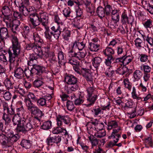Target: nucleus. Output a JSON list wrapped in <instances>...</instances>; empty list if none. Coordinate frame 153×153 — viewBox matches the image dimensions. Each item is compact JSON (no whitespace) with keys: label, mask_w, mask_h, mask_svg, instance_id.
<instances>
[{"label":"nucleus","mask_w":153,"mask_h":153,"mask_svg":"<svg viewBox=\"0 0 153 153\" xmlns=\"http://www.w3.org/2000/svg\"><path fill=\"white\" fill-rule=\"evenodd\" d=\"M12 42V49L13 51L10 49L7 51L9 55L8 61L10 62L9 67L10 69L14 66L16 58L20 54L21 50L20 43L19 42L16 36L13 37Z\"/></svg>","instance_id":"f257e3e1"},{"label":"nucleus","mask_w":153,"mask_h":153,"mask_svg":"<svg viewBox=\"0 0 153 153\" xmlns=\"http://www.w3.org/2000/svg\"><path fill=\"white\" fill-rule=\"evenodd\" d=\"M24 102L27 106V109L31 114L35 116L34 118L39 122L41 118L44 115V114L37 106L34 105L29 99L24 100Z\"/></svg>","instance_id":"f03ea898"},{"label":"nucleus","mask_w":153,"mask_h":153,"mask_svg":"<svg viewBox=\"0 0 153 153\" xmlns=\"http://www.w3.org/2000/svg\"><path fill=\"white\" fill-rule=\"evenodd\" d=\"M37 57L36 56H35V55H31L29 58L28 64L29 65L33 66L32 71L34 73V74L38 75L39 76H41V75L45 71V68L43 66L36 64L37 62Z\"/></svg>","instance_id":"7ed1b4c3"},{"label":"nucleus","mask_w":153,"mask_h":153,"mask_svg":"<svg viewBox=\"0 0 153 153\" xmlns=\"http://www.w3.org/2000/svg\"><path fill=\"white\" fill-rule=\"evenodd\" d=\"M19 113L15 115L13 117L12 119V121L13 124L14 125H17V126L15 130L17 133L18 132L19 130L18 128L20 126H22L23 123H26V120L23 117L21 118L19 115V114H23L25 113L24 110L22 109L19 112Z\"/></svg>","instance_id":"20e7f679"},{"label":"nucleus","mask_w":153,"mask_h":153,"mask_svg":"<svg viewBox=\"0 0 153 153\" xmlns=\"http://www.w3.org/2000/svg\"><path fill=\"white\" fill-rule=\"evenodd\" d=\"M103 52L104 54L107 57L105 59V64L108 66H111L112 61L114 60V58L113 56L114 53V50L110 47H107Z\"/></svg>","instance_id":"39448f33"},{"label":"nucleus","mask_w":153,"mask_h":153,"mask_svg":"<svg viewBox=\"0 0 153 153\" xmlns=\"http://www.w3.org/2000/svg\"><path fill=\"white\" fill-rule=\"evenodd\" d=\"M81 74L89 84H93L94 76L90 72V70L85 68L81 69Z\"/></svg>","instance_id":"423d86ee"},{"label":"nucleus","mask_w":153,"mask_h":153,"mask_svg":"<svg viewBox=\"0 0 153 153\" xmlns=\"http://www.w3.org/2000/svg\"><path fill=\"white\" fill-rule=\"evenodd\" d=\"M30 26L32 28L34 29L40 24L39 15L36 13L29 16Z\"/></svg>","instance_id":"0eeeda50"},{"label":"nucleus","mask_w":153,"mask_h":153,"mask_svg":"<svg viewBox=\"0 0 153 153\" xmlns=\"http://www.w3.org/2000/svg\"><path fill=\"white\" fill-rule=\"evenodd\" d=\"M44 53L42 50L41 47L40 46L39 48L38 51L37 52V56L41 59L47 58L48 57L50 53V48L48 46L44 47Z\"/></svg>","instance_id":"6e6552de"},{"label":"nucleus","mask_w":153,"mask_h":153,"mask_svg":"<svg viewBox=\"0 0 153 153\" xmlns=\"http://www.w3.org/2000/svg\"><path fill=\"white\" fill-rule=\"evenodd\" d=\"M62 139L61 136L59 135H53L50 136L47 138L46 142L48 145H52L53 143L58 144L59 143Z\"/></svg>","instance_id":"1a4fd4ad"},{"label":"nucleus","mask_w":153,"mask_h":153,"mask_svg":"<svg viewBox=\"0 0 153 153\" xmlns=\"http://www.w3.org/2000/svg\"><path fill=\"white\" fill-rule=\"evenodd\" d=\"M25 123H23L22 126H19L18 128L19 130L18 133L20 132L25 133L26 131L30 130L33 128L34 126L30 122H27L25 124Z\"/></svg>","instance_id":"9d476101"},{"label":"nucleus","mask_w":153,"mask_h":153,"mask_svg":"<svg viewBox=\"0 0 153 153\" xmlns=\"http://www.w3.org/2000/svg\"><path fill=\"white\" fill-rule=\"evenodd\" d=\"M20 25V22L17 20H14L11 24H9L8 27L11 28L12 31L14 33H16L18 31V26Z\"/></svg>","instance_id":"9b49d317"},{"label":"nucleus","mask_w":153,"mask_h":153,"mask_svg":"<svg viewBox=\"0 0 153 153\" xmlns=\"http://www.w3.org/2000/svg\"><path fill=\"white\" fill-rule=\"evenodd\" d=\"M7 28L5 27H2L0 29V42L3 41L9 37Z\"/></svg>","instance_id":"f8f14e48"},{"label":"nucleus","mask_w":153,"mask_h":153,"mask_svg":"<svg viewBox=\"0 0 153 153\" xmlns=\"http://www.w3.org/2000/svg\"><path fill=\"white\" fill-rule=\"evenodd\" d=\"M59 126V127H54L53 129L52 132L53 134H59L63 132L64 133V135L68 137L69 136V134L67 131L66 129L62 128Z\"/></svg>","instance_id":"ddd939ff"},{"label":"nucleus","mask_w":153,"mask_h":153,"mask_svg":"<svg viewBox=\"0 0 153 153\" xmlns=\"http://www.w3.org/2000/svg\"><path fill=\"white\" fill-rule=\"evenodd\" d=\"M65 80L69 85L77 83L78 82L77 78L72 75L67 76L65 78Z\"/></svg>","instance_id":"4468645a"},{"label":"nucleus","mask_w":153,"mask_h":153,"mask_svg":"<svg viewBox=\"0 0 153 153\" xmlns=\"http://www.w3.org/2000/svg\"><path fill=\"white\" fill-rule=\"evenodd\" d=\"M97 99V95H88L87 99L88 103L86 105V106L87 107H89L93 105Z\"/></svg>","instance_id":"2eb2a0df"},{"label":"nucleus","mask_w":153,"mask_h":153,"mask_svg":"<svg viewBox=\"0 0 153 153\" xmlns=\"http://www.w3.org/2000/svg\"><path fill=\"white\" fill-rule=\"evenodd\" d=\"M65 54L62 51H59L58 53V61L59 66L65 64L66 58Z\"/></svg>","instance_id":"dca6fc26"},{"label":"nucleus","mask_w":153,"mask_h":153,"mask_svg":"<svg viewBox=\"0 0 153 153\" xmlns=\"http://www.w3.org/2000/svg\"><path fill=\"white\" fill-rule=\"evenodd\" d=\"M80 51L77 53L74 52V53L72 54L71 57H76L79 60L83 59L85 56L87 52L85 50Z\"/></svg>","instance_id":"f3484780"},{"label":"nucleus","mask_w":153,"mask_h":153,"mask_svg":"<svg viewBox=\"0 0 153 153\" xmlns=\"http://www.w3.org/2000/svg\"><path fill=\"white\" fill-rule=\"evenodd\" d=\"M111 19L114 23H117L120 20V15L118 11L117 10H112L111 14Z\"/></svg>","instance_id":"a211bd4d"},{"label":"nucleus","mask_w":153,"mask_h":153,"mask_svg":"<svg viewBox=\"0 0 153 153\" xmlns=\"http://www.w3.org/2000/svg\"><path fill=\"white\" fill-rule=\"evenodd\" d=\"M9 137V144H13L16 142L19 138V136L18 134H14L13 133L10 132L8 134Z\"/></svg>","instance_id":"6ab92c4d"},{"label":"nucleus","mask_w":153,"mask_h":153,"mask_svg":"<svg viewBox=\"0 0 153 153\" xmlns=\"http://www.w3.org/2000/svg\"><path fill=\"white\" fill-rule=\"evenodd\" d=\"M24 71L20 67L16 68L14 70V76L18 79H22L24 76Z\"/></svg>","instance_id":"aec40b11"},{"label":"nucleus","mask_w":153,"mask_h":153,"mask_svg":"<svg viewBox=\"0 0 153 153\" xmlns=\"http://www.w3.org/2000/svg\"><path fill=\"white\" fill-rule=\"evenodd\" d=\"M40 46L36 45L35 44L33 43H30L27 44L26 45V48L27 50H31L33 49L34 51L36 54L37 55V52H38L39 48Z\"/></svg>","instance_id":"412c9836"},{"label":"nucleus","mask_w":153,"mask_h":153,"mask_svg":"<svg viewBox=\"0 0 153 153\" xmlns=\"http://www.w3.org/2000/svg\"><path fill=\"white\" fill-rule=\"evenodd\" d=\"M0 142L2 145L7 146L9 144V137L1 133L0 134Z\"/></svg>","instance_id":"4be33fe9"},{"label":"nucleus","mask_w":153,"mask_h":153,"mask_svg":"<svg viewBox=\"0 0 153 153\" xmlns=\"http://www.w3.org/2000/svg\"><path fill=\"white\" fill-rule=\"evenodd\" d=\"M36 13L34 7L28 5L27 6V12H25L24 14V16H30Z\"/></svg>","instance_id":"5701e85b"},{"label":"nucleus","mask_w":153,"mask_h":153,"mask_svg":"<svg viewBox=\"0 0 153 153\" xmlns=\"http://www.w3.org/2000/svg\"><path fill=\"white\" fill-rule=\"evenodd\" d=\"M32 141L30 140L23 139L21 141L20 145L24 148H29L32 145Z\"/></svg>","instance_id":"b1692460"},{"label":"nucleus","mask_w":153,"mask_h":153,"mask_svg":"<svg viewBox=\"0 0 153 153\" xmlns=\"http://www.w3.org/2000/svg\"><path fill=\"white\" fill-rule=\"evenodd\" d=\"M44 78L42 76H39L37 79L36 80L33 82V85L35 87L39 88L43 84L44 81Z\"/></svg>","instance_id":"393cba45"},{"label":"nucleus","mask_w":153,"mask_h":153,"mask_svg":"<svg viewBox=\"0 0 153 153\" xmlns=\"http://www.w3.org/2000/svg\"><path fill=\"white\" fill-rule=\"evenodd\" d=\"M85 45V44L83 42H79L78 41H75L73 43L72 46V48H74V47L77 48L80 51H82L84 48Z\"/></svg>","instance_id":"a878e982"},{"label":"nucleus","mask_w":153,"mask_h":153,"mask_svg":"<svg viewBox=\"0 0 153 153\" xmlns=\"http://www.w3.org/2000/svg\"><path fill=\"white\" fill-rule=\"evenodd\" d=\"M89 45L90 50L92 51H97L99 50L100 47V44L92 42L89 43Z\"/></svg>","instance_id":"bb28decb"},{"label":"nucleus","mask_w":153,"mask_h":153,"mask_svg":"<svg viewBox=\"0 0 153 153\" xmlns=\"http://www.w3.org/2000/svg\"><path fill=\"white\" fill-rule=\"evenodd\" d=\"M101 58L100 57H96L92 59V63L94 66L96 68H97L100 66L101 62Z\"/></svg>","instance_id":"cd10ccee"},{"label":"nucleus","mask_w":153,"mask_h":153,"mask_svg":"<svg viewBox=\"0 0 153 153\" xmlns=\"http://www.w3.org/2000/svg\"><path fill=\"white\" fill-rule=\"evenodd\" d=\"M3 20L5 22L7 27H8V25L12 23V22L13 21V16L12 15H5L3 17Z\"/></svg>","instance_id":"c85d7f7f"},{"label":"nucleus","mask_w":153,"mask_h":153,"mask_svg":"<svg viewBox=\"0 0 153 153\" xmlns=\"http://www.w3.org/2000/svg\"><path fill=\"white\" fill-rule=\"evenodd\" d=\"M96 12L97 16L101 19L104 17L105 15L104 8L100 6L98 7L96 10Z\"/></svg>","instance_id":"c756f323"},{"label":"nucleus","mask_w":153,"mask_h":153,"mask_svg":"<svg viewBox=\"0 0 153 153\" xmlns=\"http://www.w3.org/2000/svg\"><path fill=\"white\" fill-rule=\"evenodd\" d=\"M121 22L123 24H126L127 23L132 24V22H130L128 20V17L127 14L125 12L123 13L121 16Z\"/></svg>","instance_id":"7c9ffc66"},{"label":"nucleus","mask_w":153,"mask_h":153,"mask_svg":"<svg viewBox=\"0 0 153 153\" xmlns=\"http://www.w3.org/2000/svg\"><path fill=\"white\" fill-rule=\"evenodd\" d=\"M63 33L62 36L63 39L65 40L68 41L70 37L71 31L68 29L65 28L62 31Z\"/></svg>","instance_id":"2f4dec72"},{"label":"nucleus","mask_w":153,"mask_h":153,"mask_svg":"<svg viewBox=\"0 0 153 153\" xmlns=\"http://www.w3.org/2000/svg\"><path fill=\"white\" fill-rule=\"evenodd\" d=\"M52 126V122L51 121H47L42 123L41 126V128L44 130H47L50 129Z\"/></svg>","instance_id":"473e14b6"},{"label":"nucleus","mask_w":153,"mask_h":153,"mask_svg":"<svg viewBox=\"0 0 153 153\" xmlns=\"http://www.w3.org/2000/svg\"><path fill=\"white\" fill-rule=\"evenodd\" d=\"M143 74L141 71L139 70H136L133 73V77L134 79L136 81H138L142 77Z\"/></svg>","instance_id":"72a5a7b5"},{"label":"nucleus","mask_w":153,"mask_h":153,"mask_svg":"<svg viewBox=\"0 0 153 153\" xmlns=\"http://www.w3.org/2000/svg\"><path fill=\"white\" fill-rule=\"evenodd\" d=\"M68 116H62L59 115L56 117L57 124L58 126H60L62 124V122H63L65 121Z\"/></svg>","instance_id":"f704fd0d"},{"label":"nucleus","mask_w":153,"mask_h":153,"mask_svg":"<svg viewBox=\"0 0 153 153\" xmlns=\"http://www.w3.org/2000/svg\"><path fill=\"white\" fill-rule=\"evenodd\" d=\"M2 13L4 16H7L12 15V12L8 6H4L2 8Z\"/></svg>","instance_id":"c9c22d12"},{"label":"nucleus","mask_w":153,"mask_h":153,"mask_svg":"<svg viewBox=\"0 0 153 153\" xmlns=\"http://www.w3.org/2000/svg\"><path fill=\"white\" fill-rule=\"evenodd\" d=\"M123 64V65H126L130 63L132 60V58L129 56H126L124 55L122 56Z\"/></svg>","instance_id":"e433bc0d"},{"label":"nucleus","mask_w":153,"mask_h":153,"mask_svg":"<svg viewBox=\"0 0 153 153\" xmlns=\"http://www.w3.org/2000/svg\"><path fill=\"white\" fill-rule=\"evenodd\" d=\"M36 101L38 106L43 107L46 105V100L45 98L41 97L39 99H37Z\"/></svg>","instance_id":"4c0bfd02"},{"label":"nucleus","mask_w":153,"mask_h":153,"mask_svg":"<svg viewBox=\"0 0 153 153\" xmlns=\"http://www.w3.org/2000/svg\"><path fill=\"white\" fill-rule=\"evenodd\" d=\"M84 101V98L83 96H80L78 97L75 99L74 103L76 105H79L82 104Z\"/></svg>","instance_id":"58836bf2"},{"label":"nucleus","mask_w":153,"mask_h":153,"mask_svg":"<svg viewBox=\"0 0 153 153\" xmlns=\"http://www.w3.org/2000/svg\"><path fill=\"white\" fill-rule=\"evenodd\" d=\"M104 8L105 16H108L110 15L111 13V11H112L113 10L111 6L109 4H107L105 6Z\"/></svg>","instance_id":"ea45409f"},{"label":"nucleus","mask_w":153,"mask_h":153,"mask_svg":"<svg viewBox=\"0 0 153 153\" xmlns=\"http://www.w3.org/2000/svg\"><path fill=\"white\" fill-rule=\"evenodd\" d=\"M152 20L151 19H147L143 24L144 27L146 29L151 28L152 27Z\"/></svg>","instance_id":"a19ab883"},{"label":"nucleus","mask_w":153,"mask_h":153,"mask_svg":"<svg viewBox=\"0 0 153 153\" xmlns=\"http://www.w3.org/2000/svg\"><path fill=\"white\" fill-rule=\"evenodd\" d=\"M106 135V131L104 130H97V133H95L94 136L97 138H102Z\"/></svg>","instance_id":"79ce46f5"},{"label":"nucleus","mask_w":153,"mask_h":153,"mask_svg":"<svg viewBox=\"0 0 153 153\" xmlns=\"http://www.w3.org/2000/svg\"><path fill=\"white\" fill-rule=\"evenodd\" d=\"M2 119L4 121L6 125L8 124L11 122V118L9 115L5 113H4L2 117Z\"/></svg>","instance_id":"37998d69"},{"label":"nucleus","mask_w":153,"mask_h":153,"mask_svg":"<svg viewBox=\"0 0 153 153\" xmlns=\"http://www.w3.org/2000/svg\"><path fill=\"white\" fill-rule=\"evenodd\" d=\"M123 83L125 87L130 91L131 90L132 85L131 83L129 82L128 79L127 78L125 79Z\"/></svg>","instance_id":"c03bdc74"},{"label":"nucleus","mask_w":153,"mask_h":153,"mask_svg":"<svg viewBox=\"0 0 153 153\" xmlns=\"http://www.w3.org/2000/svg\"><path fill=\"white\" fill-rule=\"evenodd\" d=\"M86 11L88 13L91 14H94L95 12V7L94 5L91 4L86 7Z\"/></svg>","instance_id":"a18cd8bd"},{"label":"nucleus","mask_w":153,"mask_h":153,"mask_svg":"<svg viewBox=\"0 0 153 153\" xmlns=\"http://www.w3.org/2000/svg\"><path fill=\"white\" fill-rule=\"evenodd\" d=\"M117 126V123L114 121H112L108 123V129L111 130L112 128H116Z\"/></svg>","instance_id":"49530a36"},{"label":"nucleus","mask_w":153,"mask_h":153,"mask_svg":"<svg viewBox=\"0 0 153 153\" xmlns=\"http://www.w3.org/2000/svg\"><path fill=\"white\" fill-rule=\"evenodd\" d=\"M50 62L52 64H54L57 61L56 56L53 52L51 53L49 59Z\"/></svg>","instance_id":"de8ad7c7"},{"label":"nucleus","mask_w":153,"mask_h":153,"mask_svg":"<svg viewBox=\"0 0 153 153\" xmlns=\"http://www.w3.org/2000/svg\"><path fill=\"white\" fill-rule=\"evenodd\" d=\"M135 45L137 48H140L142 47L143 44L142 40L138 37H137L134 40Z\"/></svg>","instance_id":"09e8293b"},{"label":"nucleus","mask_w":153,"mask_h":153,"mask_svg":"<svg viewBox=\"0 0 153 153\" xmlns=\"http://www.w3.org/2000/svg\"><path fill=\"white\" fill-rule=\"evenodd\" d=\"M75 10L76 16L81 17L82 14L83 9L80 8V6H76Z\"/></svg>","instance_id":"8fccbe9b"},{"label":"nucleus","mask_w":153,"mask_h":153,"mask_svg":"<svg viewBox=\"0 0 153 153\" xmlns=\"http://www.w3.org/2000/svg\"><path fill=\"white\" fill-rule=\"evenodd\" d=\"M4 84L5 86L8 89L12 88H13V85L10 80L8 78L5 79Z\"/></svg>","instance_id":"3c124183"},{"label":"nucleus","mask_w":153,"mask_h":153,"mask_svg":"<svg viewBox=\"0 0 153 153\" xmlns=\"http://www.w3.org/2000/svg\"><path fill=\"white\" fill-rule=\"evenodd\" d=\"M66 106L68 110L72 111L75 108L73 102L71 101H68L66 103Z\"/></svg>","instance_id":"603ef678"},{"label":"nucleus","mask_w":153,"mask_h":153,"mask_svg":"<svg viewBox=\"0 0 153 153\" xmlns=\"http://www.w3.org/2000/svg\"><path fill=\"white\" fill-rule=\"evenodd\" d=\"M32 71V68L31 70L25 69L24 71V73L27 77L29 78L30 76H32L33 74H34V73Z\"/></svg>","instance_id":"864d4df0"},{"label":"nucleus","mask_w":153,"mask_h":153,"mask_svg":"<svg viewBox=\"0 0 153 153\" xmlns=\"http://www.w3.org/2000/svg\"><path fill=\"white\" fill-rule=\"evenodd\" d=\"M102 111V109L99 107L98 108H93L92 110V111L93 113L94 116H97L99 114L101 113Z\"/></svg>","instance_id":"5fc2aeb1"},{"label":"nucleus","mask_w":153,"mask_h":153,"mask_svg":"<svg viewBox=\"0 0 153 153\" xmlns=\"http://www.w3.org/2000/svg\"><path fill=\"white\" fill-rule=\"evenodd\" d=\"M148 56L144 54H141L140 55V60L142 62H146L148 60Z\"/></svg>","instance_id":"6e6d98bb"},{"label":"nucleus","mask_w":153,"mask_h":153,"mask_svg":"<svg viewBox=\"0 0 153 153\" xmlns=\"http://www.w3.org/2000/svg\"><path fill=\"white\" fill-rule=\"evenodd\" d=\"M63 14L65 17L66 18L69 17L70 14L71 12V10L69 7L64 9L63 10Z\"/></svg>","instance_id":"4d7b16f0"},{"label":"nucleus","mask_w":153,"mask_h":153,"mask_svg":"<svg viewBox=\"0 0 153 153\" xmlns=\"http://www.w3.org/2000/svg\"><path fill=\"white\" fill-rule=\"evenodd\" d=\"M90 85V87L88 88L87 89V90L88 94V95H95L94 94V89L93 88V84Z\"/></svg>","instance_id":"13d9d810"},{"label":"nucleus","mask_w":153,"mask_h":153,"mask_svg":"<svg viewBox=\"0 0 153 153\" xmlns=\"http://www.w3.org/2000/svg\"><path fill=\"white\" fill-rule=\"evenodd\" d=\"M120 130L121 128H119L117 129H113V131L112 132L111 135L108 137V138L110 139L112 137H113L114 138H115V134L117 133Z\"/></svg>","instance_id":"bf43d9fd"},{"label":"nucleus","mask_w":153,"mask_h":153,"mask_svg":"<svg viewBox=\"0 0 153 153\" xmlns=\"http://www.w3.org/2000/svg\"><path fill=\"white\" fill-rule=\"evenodd\" d=\"M146 40L151 46L153 45V38L148 35L146 38Z\"/></svg>","instance_id":"052dcab7"},{"label":"nucleus","mask_w":153,"mask_h":153,"mask_svg":"<svg viewBox=\"0 0 153 153\" xmlns=\"http://www.w3.org/2000/svg\"><path fill=\"white\" fill-rule=\"evenodd\" d=\"M77 84L70 85H71L69 86V88L71 91H75L78 89L79 86Z\"/></svg>","instance_id":"680f3d73"},{"label":"nucleus","mask_w":153,"mask_h":153,"mask_svg":"<svg viewBox=\"0 0 153 153\" xmlns=\"http://www.w3.org/2000/svg\"><path fill=\"white\" fill-rule=\"evenodd\" d=\"M11 93L8 91L6 92L4 94L3 97L6 100H8L11 98Z\"/></svg>","instance_id":"e2e57ef3"},{"label":"nucleus","mask_w":153,"mask_h":153,"mask_svg":"<svg viewBox=\"0 0 153 153\" xmlns=\"http://www.w3.org/2000/svg\"><path fill=\"white\" fill-rule=\"evenodd\" d=\"M143 69L144 71V73H148L151 71V68L147 65H143Z\"/></svg>","instance_id":"0e129e2a"},{"label":"nucleus","mask_w":153,"mask_h":153,"mask_svg":"<svg viewBox=\"0 0 153 153\" xmlns=\"http://www.w3.org/2000/svg\"><path fill=\"white\" fill-rule=\"evenodd\" d=\"M61 32L62 30H60L59 31H57L56 32H52L53 33L52 36H54L55 39H57L59 38Z\"/></svg>","instance_id":"69168bd1"},{"label":"nucleus","mask_w":153,"mask_h":153,"mask_svg":"<svg viewBox=\"0 0 153 153\" xmlns=\"http://www.w3.org/2000/svg\"><path fill=\"white\" fill-rule=\"evenodd\" d=\"M150 78V74L149 73H144L143 75V78L144 81L146 82H147L149 81Z\"/></svg>","instance_id":"338daca9"},{"label":"nucleus","mask_w":153,"mask_h":153,"mask_svg":"<svg viewBox=\"0 0 153 153\" xmlns=\"http://www.w3.org/2000/svg\"><path fill=\"white\" fill-rule=\"evenodd\" d=\"M13 16L15 18L21 19L22 18V15L19 12L17 11L14 12Z\"/></svg>","instance_id":"774afa93"}]
</instances>
